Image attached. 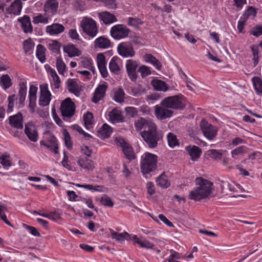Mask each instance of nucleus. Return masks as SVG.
<instances>
[{"mask_svg":"<svg viewBox=\"0 0 262 262\" xmlns=\"http://www.w3.org/2000/svg\"><path fill=\"white\" fill-rule=\"evenodd\" d=\"M80 27L86 35L92 38L96 36L99 32V26L96 21L88 16L81 18Z\"/></svg>","mask_w":262,"mask_h":262,"instance_id":"4","label":"nucleus"},{"mask_svg":"<svg viewBox=\"0 0 262 262\" xmlns=\"http://www.w3.org/2000/svg\"><path fill=\"white\" fill-rule=\"evenodd\" d=\"M122 64L121 59L117 57L114 56L111 60L109 66H119Z\"/></svg>","mask_w":262,"mask_h":262,"instance_id":"64","label":"nucleus"},{"mask_svg":"<svg viewBox=\"0 0 262 262\" xmlns=\"http://www.w3.org/2000/svg\"><path fill=\"white\" fill-rule=\"evenodd\" d=\"M186 100L182 95L169 96L161 102V105L174 110H183L186 106Z\"/></svg>","mask_w":262,"mask_h":262,"instance_id":"5","label":"nucleus"},{"mask_svg":"<svg viewBox=\"0 0 262 262\" xmlns=\"http://www.w3.org/2000/svg\"><path fill=\"white\" fill-rule=\"evenodd\" d=\"M22 9V3L20 0H15L11 5L6 9L8 14L18 15Z\"/></svg>","mask_w":262,"mask_h":262,"instance_id":"22","label":"nucleus"},{"mask_svg":"<svg viewBox=\"0 0 262 262\" xmlns=\"http://www.w3.org/2000/svg\"><path fill=\"white\" fill-rule=\"evenodd\" d=\"M63 51L69 57L79 56L82 53L81 51L73 43L64 45L63 47Z\"/></svg>","mask_w":262,"mask_h":262,"instance_id":"17","label":"nucleus"},{"mask_svg":"<svg viewBox=\"0 0 262 262\" xmlns=\"http://www.w3.org/2000/svg\"><path fill=\"white\" fill-rule=\"evenodd\" d=\"M191 159L193 161H195L200 157L201 155V149L198 146L193 145V146H188L186 147Z\"/></svg>","mask_w":262,"mask_h":262,"instance_id":"29","label":"nucleus"},{"mask_svg":"<svg viewBox=\"0 0 262 262\" xmlns=\"http://www.w3.org/2000/svg\"><path fill=\"white\" fill-rule=\"evenodd\" d=\"M147 192L150 195L155 193V186L152 182H148L146 184Z\"/></svg>","mask_w":262,"mask_h":262,"instance_id":"63","label":"nucleus"},{"mask_svg":"<svg viewBox=\"0 0 262 262\" xmlns=\"http://www.w3.org/2000/svg\"><path fill=\"white\" fill-rule=\"evenodd\" d=\"M91 15L95 17L96 15L98 17L100 21L102 22L105 25H109L118 21L117 17L113 14L107 11L102 12H94L90 13Z\"/></svg>","mask_w":262,"mask_h":262,"instance_id":"8","label":"nucleus"},{"mask_svg":"<svg viewBox=\"0 0 262 262\" xmlns=\"http://www.w3.org/2000/svg\"><path fill=\"white\" fill-rule=\"evenodd\" d=\"M168 108L162 105L155 106V114L156 117L160 120L171 117L173 114V111Z\"/></svg>","mask_w":262,"mask_h":262,"instance_id":"13","label":"nucleus"},{"mask_svg":"<svg viewBox=\"0 0 262 262\" xmlns=\"http://www.w3.org/2000/svg\"><path fill=\"white\" fill-rule=\"evenodd\" d=\"M253 86L257 94H262V80L258 77H254L252 79Z\"/></svg>","mask_w":262,"mask_h":262,"instance_id":"39","label":"nucleus"},{"mask_svg":"<svg viewBox=\"0 0 262 262\" xmlns=\"http://www.w3.org/2000/svg\"><path fill=\"white\" fill-rule=\"evenodd\" d=\"M46 49L42 45L39 44L36 47V56L37 59L43 63L45 62Z\"/></svg>","mask_w":262,"mask_h":262,"instance_id":"32","label":"nucleus"},{"mask_svg":"<svg viewBox=\"0 0 262 262\" xmlns=\"http://www.w3.org/2000/svg\"><path fill=\"white\" fill-rule=\"evenodd\" d=\"M143 58L146 63L153 66H158L159 64V60L151 54H146L143 57Z\"/></svg>","mask_w":262,"mask_h":262,"instance_id":"42","label":"nucleus"},{"mask_svg":"<svg viewBox=\"0 0 262 262\" xmlns=\"http://www.w3.org/2000/svg\"><path fill=\"white\" fill-rule=\"evenodd\" d=\"M151 84L157 91L166 92L168 90V86L165 82L159 79H154Z\"/></svg>","mask_w":262,"mask_h":262,"instance_id":"31","label":"nucleus"},{"mask_svg":"<svg viewBox=\"0 0 262 262\" xmlns=\"http://www.w3.org/2000/svg\"><path fill=\"white\" fill-rule=\"evenodd\" d=\"M60 109L63 118L66 120L71 118L74 115L75 105L71 98H67L61 102Z\"/></svg>","mask_w":262,"mask_h":262,"instance_id":"7","label":"nucleus"},{"mask_svg":"<svg viewBox=\"0 0 262 262\" xmlns=\"http://www.w3.org/2000/svg\"><path fill=\"white\" fill-rule=\"evenodd\" d=\"M245 152H246L245 147L244 146H242L232 150L231 152V154L232 157L235 158L236 156L242 155Z\"/></svg>","mask_w":262,"mask_h":262,"instance_id":"51","label":"nucleus"},{"mask_svg":"<svg viewBox=\"0 0 262 262\" xmlns=\"http://www.w3.org/2000/svg\"><path fill=\"white\" fill-rule=\"evenodd\" d=\"M40 94L39 98V105L41 106L48 105L51 100V94L48 89V85L43 83L40 85Z\"/></svg>","mask_w":262,"mask_h":262,"instance_id":"11","label":"nucleus"},{"mask_svg":"<svg viewBox=\"0 0 262 262\" xmlns=\"http://www.w3.org/2000/svg\"><path fill=\"white\" fill-rule=\"evenodd\" d=\"M24 226L26 227L27 229H28L30 232L34 236H39L40 235L39 232L38 231V230L36 229V228L30 226L26 224H24Z\"/></svg>","mask_w":262,"mask_h":262,"instance_id":"60","label":"nucleus"},{"mask_svg":"<svg viewBox=\"0 0 262 262\" xmlns=\"http://www.w3.org/2000/svg\"><path fill=\"white\" fill-rule=\"evenodd\" d=\"M64 30L63 26L59 24H53L46 28L47 32L51 35L59 34L63 32Z\"/></svg>","mask_w":262,"mask_h":262,"instance_id":"26","label":"nucleus"},{"mask_svg":"<svg viewBox=\"0 0 262 262\" xmlns=\"http://www.w3.org/2000/svg\"><path fill=\"white\" fill-rule=\"evenodd\" d=\"M107 88V85L106 83L99 85L96 89L94 94V96L92 98V102L95 103L98 102L102 99L105 94L106 90Z\"/></svg>","mask_w":262,"mask_h":262,"instance_id":"20","label":"nucleus"},{"mask_svg":"<svg viewBox=\"0 0 262 262\" xmlns=\"http://www.w3.org/2000/svg\"><path fill=\"white\" fill-rule=\"evenodd\" d=\"M18 21L21 23L24 31L25 33H30L33 31L31 20L29 16H24L18 18Z\"/></svg>","mask_w":262,"mask_h":262,"instance_id":"28","label":"nucleus"},{"mask_svg":"<svg viewBox=\"0 0 262 262\" xmlns=\"http://www.w3.org/2000/svg\"><path fill=\"white\" fill-rule=\"evenodd\" d=\"M133 240L142 248L154 249L155 245L152 243L145 239H140L137 235H134Z\"/></svg>","mask_w":262,"mask_h":262,"instance_id":"34","label":"nucleus"},{"mask_svg":"<svg viewBox=\"0 0 262 262\" xmlns=\"http://www.w3.org/2000/svg\"><path fill=\"white\" fill-rule=\"evenodd\" d=\"M158 157L157 155L145 152L141 158L140 168L143 174H149L157 168Z\"/></svg>","mask_w":262,"mask_h":262,"instance_id":"3","label":"nucleus"},{"mask_svg":"<svg viewBox=\"0 0 262 262\" xmlns=\"http://www.w3.org/2000/svg\"><path fill=\"white\" fill-rule=\"evenodd\" d=\"M221 187L223 192H226V190L228 189L230 191H233L234 186L227 182L222 181L221 182Z\"/></svg>","mask_w":262,"mask_h":262,"instance_id":"53","label":"nucleus"},{"mask_svg":"<svg viewBox=\"0 0 262 262\" xmlns=\"http://www.w3.org/2000/svg\"><path fill=\"white\" fill-rule=\"evenodd\" d=\"M0 84L4 90H6L11 86V80L8 75H4L1 77Z\"/></svg>","mask_w":262,"mask_h":262,"instance_id":"40","label":"nucleus"},{"mask_svg":"<svg viewBox=\"0 0 262 262\" xmlns=\"http://www.w3.org/2000/svg\"><path fill=\"white\" fill-rule=\"evenodd\" d=\"M125 110L126 114L132 117H134L138 114V110L134 107H126Z\"/></svg>","mask_w":262,"mask_h":262,"instance_id":"58","label":"nucleus"},{"mask_svg":"<svg viewBox=\"0 0 262 262\" xmlns=\"http://www.w3.org/2000/svg\"><path fill=\"white\" fill-rule=\"evenodd\" d=\"M93 114L90 112H87L83 116L84 124L88 129H89L92 127V125L93 123Z\"/></svg>","mask_w":262,"mask_h":262,"instance_id":"43","label":"nucleus"},{"mask_svg":"<svg viewBox=\"0 0 262 262\" xmlns=\"http://www.w3.org/2000/svg\"><path fill=\"white\" fill-rule=\"evenodd\" d=\"M137 67H126L128 75L130 79L132 80H135L137 78L136 70Z\"/></svg>","mask_w":262,"mask_h":262,"instance_id":"52","label":"nucleus"},{"mask_svg":"<svg viewBox=\"0 0 262 262\" xmlns=\"http://www.w3.org/2000/svg\"><path fill=\"white\" fill-rule=\"evenodd\" d=\"M112 133V128L106 123L104 124L98 130V136L102 139L108 138Z\"/></svg>","mask_w":262,"mask_h":262,"instance_id":"30","label":"nucleus"},{"mask_svg":"<svg viewBox=\"0 0 262 262\" xmlns=\"http://www.w3.org/2000/svg\"><path fill=\"white\" fill-rule=\"evenodd\" d=\"M101 203L104 206L110 207H112L114 206V203L112 202L111 198L105 195L101 198Z\"/></svg>","mask_w":262,"mask_h":262,"instance_id":"54","label":"nucleus"},{"mask_svg":"<svg viewBox=\"0 0 262 262\" xmlns=\"http://www.w3.org/2000/svg\"><path fill=\"white\" fill-rule=\"evenodd\" d=\"M130 30L125 25L117 24L110 29V35L115 40H120L127 37Z\"/></svg>","mask_w":262,"mask_h":262,"instance_id":"6","label":"nucleus"},{"mask_svg":"<svg viewBox=\"0 0 262 262\" xmlns=\"http://www.w3.org/2000/svg\"><path fill=\"white\" fill-rule=\"evenodd\" d=\"M94 47L96 49H106L112 47L110 39L104 36L97 38L94 41Z\"/></svg>","mask_w":262,"mask_h":262,"instance_id":"15","label":"nucleus"},{"mask_svg":"<svg viewBox=\"0 0 262 262\" xmlns=\"http://www.w3.org/2000/svg\"><path fill=\"white\" fill-rule=\"evenodd\" d=\"M103 4L108 9H116L117 8L116 0H104Z\"/></svg>","mask_w":262,"mask_h":262,"instance_id":"55","label":"nucleus"},{"mask_svg":"<svg viewBox=\"0 0 262 262\" xmlns=\"http://www.w3.org/2000/svg\"><path fill=\"white\" fill-rule=\"evenodd\" d=\"M75 186H76L78 187H81L83 188L84 189H86L88 190H91V191H99L100 190L98 189V188H101L102 187L99 185H92L91 184H75Z\"/></svg>","mask_w":262,"mask_h":262,"instance_id":"47","label":"nucleus"},{"mask_svg":"<svg viewBox=\"0 0 262 262\" xmlns=\"http://www.w3.org/2000/svg\"><path fill=\"white\" fill-rule=\"evenodd\" d=\"M246 21V18H245V17H241L240 19L238 20L237 24V29L239 33H243L244 27L245 25Z\"/></svg>","mask_w":262,"mask_h":262,"instance_id":"61","label":"nucleus"},{"mask_svg":"<svg viewBox=\"0 0 262 262\" xmlns=\"http://www.w3.org/2000/svg\"><path fill=\"white\" fill-rule=\"evenodd\" d=\"M125 93L122 89H119L114 93V100L117 102L122 103L124 101Z\"/></svg>","mask_w":262,"mask_h":262,"instance_id":"44","label":"nucleus"},{"mask_svg":"<svg viewBox=\"0 0 262 262\" xmlns=\"http://www.w3.org/2000/svg\"><path fill=\"white\" fill-rule=\"evenodd\" d=\"M117 51L120 55L124 57H132L135 54L132 45L127 42L119 43L117 47Z\"/></svg>","mask_w":262,"mask_h":262,"instance_id":"12","label":"nucleus"},{"mask_svg":"<svg viewBox=\"0 0 262 262\" xmlns=\"http://www.w3.org/2000/svg\"><path fill=\"white\" fill-rule=\"evenodd\" d=\"M155 122L150 119H146L143 117H140L138 120L135 121V126L137 130H140L143 128L145 130L149 128L150 124H154Z\"/></svg>","mask_w":262,"mask_h":262,"instance_id":"23","label":"nucleus"},{"mask_svg":"<svg viewBox=\"0 0 262 262\" xmlns=\"http://www.w3.org/2000/svg\"><path fill=\"white\" fill-rule=\"evenodd\" d=\"M78 165L86 170H93L95 167L93 161L86 157H80L78 161Z\"/></svg>","mask_w":262,"mask_h":262,"instance_id":"25","label":"nucleus"},{"mask_svg":"<svg viewBox=\"0 0 262 262\" xmlns=\"http://www.w3.org/2000/svg\"><path fill=\"white\" fill-rule=\"evenodd\" d=\"M196 187L191 191L189 198L195 201L209 198L212 192L213 183L201 177L195 179Z\"/></svg>","mask_w":262,"mask_h":262,"instance_id":"1","label":"nucleus"},{"mask_svg":"<svg viewBox=\"0 0 262 262\" xmlns=\"http://www.w3.org/2000/svg\"><path fill=\"white\" fill-rule=\"evenodd\" d=\"M138 71L141 73L142 77H145L150 74V71L148 67H140Z\"/></svg>","mask_w":262,"mask_h":262,"instance_id":"62","label":"nucleus"},{"mask_svg":"<svg viewBox=\"0 0 262 262\" xmlns=\"http://www.w3.org/2000/svg\"><path fill=\"white\" fill-rule=\"evenodd\" d=\"M250 34L255 37L262 35V25H257L253 27L250 31Z\"/></svg>","mask_w":262,"mask_h":262,"instance_id":"48","label":"nucleus"},{"mask_svg":"<svg viewBox=\"0 0 262 262\" xmlns=\"http://www.w3.org/2000/svg\"><path fill=\"white\" fill-rule=\"evenodd\" d=\"M141 136L148 147L151 148L156 147L158 142L163 138V134L158 130L155 123L150 124L149 128L141 132Z\"/></svg>","mask_w":262,"mask_h":262,"instance_id":"2","label":"nucleus"},{"mask_svg":"<svg viewBox=\"0 0 262 262\" xmlns=\"http://www.w3.org/2000/svg\"><path fill=\"white\" fill-rule=\"evenodd\" d=\"M253 56V60L254 65H257L259 62L258 48L257 47L253 46L251 47Z\"/></svg>","mask_w":262,"mask_h":262,"instance_id":"49","label":"nucleus"},{"mask_svg":"<svg viewBox=\"0 0 262 262\" xmlns=\"http://www.w3.org/2000/svg\"><path fill=\"white\" fill-rule=\"evenodd\" d=\"M97 66H105L106 61L103 53H99L97 56Z\"/></svg>","mask_w":262,"mask_h":262,"instance_id":"57","label":"nucleus"},{"mask_svg":"<svg viewBox=\"0 0 262 262\" xmlns=\"http://www.w3.org/2000/svg\"><path fill=\"white\" fill-rule=\"evenodd\" d=\"M61 44L57 40H52L48 43V49L54 53H58L60 51Z\"/></svg>","mask_w":262,"mask_h":262,"instance_id":"41","label":"nucleus"},{"mask_svg":"<svg viewBox=\"0 0 262 262\" xmlns=\"http://www.w3.org/2000/svg\"><path fill=\"white\" fill-rule=\"evenodd\" d=\"M9 157L6 155H3L0 157L1 163L3 165L5 168H8L10 166V161L9 160Z\"/></svg>","mask_w":262,"mask_h":262,"instance_id":"56","label":"nucleus"},{"mask_svg":"<svg viewBox=\"0 0 262 262\" xmlns=\"http://www.w3.org/2000/svg\"><path fill=\"white\" fill-rule=\"evenodd\" d=\"M257 13L256 10L253 7H249L248 9L245 12L243 17L247 19L248 18H254Z\"/></svg>","mask_w":262,"mask_h":262,"instance_id":"46","label":"nucleus"},{"mask_svg":"<svg viewBox=\"0 0 262 262\" xmlns=\"http://www.w3.org/2000/svg\"><path fill=\"white\" fill-rule=\"evenodd\" d=\"M48 71L52 77V81L51 83L52 89H58L60 87L61 84V81L59 76L55 71L52 69L50 67H48Z\"/></svg>","mask_w":262,"mask_h":262,"instance_id":"27","label":"nucleus"},{"mask_svg":"<svg viewBox=\"0 0 262 262\" xmlns=\"http://www.w3.org/2000/svg\"><path fill=\"white\" fill-rule=\"evenodd\" d=\"M168 143L169 146L174 147L179 145V142L177 137L172 133H169L167 136Z\"/></svg>","mask_w":262,"mask_h":262,"instance_id":"45","label":"nucleus"},{"mask_svg":"<svg viewBox=\"0 0 262 262\" xmlns=\"http://www.w3.org/2000/svg\"><path fill=\"white\" fill-rule=\"evenodd\" d=\"M110 233L112 237L113 238L116 239V241H124V239H128L130 236L129 234L126 232L119 233L115 232L113 229H110Z\"/></svg>","mask_w":262,"mask_h":262,"instance_id":"37","label":"nucleus"},{"mask_svg":"<svg viewBox=\"0 0 262 262\" xmlns=\"http://www.w3.org/2000/svg\"><path fill=\"white\" fill-rule=\"evenodd\" d=\"M48 14L46 13V14H38L37 15L35 16L33 18V23L34 24H47L49 22V20L50 19V15L47 16Z\"/></svg>","mask_w":262,"mask_h":262,"instance_id":"38","label":"nucleus"},{"mask_svg":"<svg viewBox=\"0 0 262 262\" xmlns=\"http://www.w3.org/2000/svg\"><path fill=\"white\" fill-rule=\"evenodd\" d=\"M108 116L110 120L112 123H120L124 121V117L122 115V112L115 108L109 112Z\"/></svg>","mask_w":262,"mask_h":262,"instance_id":"21","label":"nucleus"},{"mask_svg":"<svg viewBox=\"0 0 262 262\" xmlns=\"http://www.w3.org/2000/svg\"><path fill=\"white\" fill-rule=\"evenodd\" d=\"M27 94V86L23 82L19 84V90L18 92L19 103L20 105H23Z\"/></svg>","mask_w":262,"mask_h":262,"instance_id":"36","label":"nucleus"},{"mask_svg":"<svg viewBox=\"0 0 262 262\" xmlns=\"http://www.w3.org/2000/svg\"><path fill=\"white\" fill-rule=\"evenodd\" d=\"M208 155L214 160H220L222 157V154L216 149H210L208 151Z\"/></svg>","mask_w":262,"mask_h":262,"instance_id":"50","label":"nucleus"},{"mask_svg":"<svg viewBox=\"0 0 262 262\" xmlns=\"http://www.w3.org/2000/svg\"><path fill=\"white\" fill-rule=\"evenodd\" d=\"M35 43L34 41L28 38L23 42V49L26 54H31L33 52Z\"/></svg>","mask_w":262,"mask_h":262,"instance_id":"33","label":"nucleus"},{"mask_svg":"<svg viewBox=\"0 0 262 262\" xmlns=\"http://www.w3.org/2000/svg\"><path fill=\"white\" fill-rule=\"evenodd\" d=\"M66 83L68 91L70 93L74 94L77 97L80 96L81 91H82L81 86L77 83L76 79H69Z\"/></svg>","mask_w":262,"mask_h":262,"instance_id":"16","label":"nucleus"},{"mask_svg":"<svg viewBox=\"0 0 262 262\" xmlns=\"http://www.w3.org/2000/svg\"><path fill=\"white\" fill-rule=\"evenodd\" d=\"M157 185L161 188H168L170 186V182L165 172H163L157 179Z\"/></svg>","mask_w":262,"mask_h":262,"instance_id":"35","label":"nucleus"},{"mask_svg":"<svg viewBox=\"0 0 262 262\" xmlns=\"http://www.w3.org/2000/svg\"><path fill=\"white\" fill-rule=\"evenodd\" d=\"M25 133L28 138L32 142H36L38 139V134L35 126L31 123L25 125Z\"/></svg>","mask_w":262,"mask_h":262,"instance_id":"19","label":"nucleus"},{"mask_svg":"<svg viewBox=\"0 0 262 262\" xmlns=\"http://www.w3.org/2000/svg\"><path fill=\"white\" fill-rule=\"evenodd\" d=\"M63 135L65 144L68 148H70L72 146L70 136L69 133L66 130L63 132Z\"/></svg>","mask_w":262,"mask_h":262,"instance_id":"59","label":"nucleus"},{"mask_svg":"<svg viewBox=\"0 0 262 262\" xmlns=\"http://www.w3.org/2000/svg\"><path fill=\"white\" fill-rule=\"evenodd\" d=\"M58 8V3L56 0H47L43 6V10L48 15H54Z\"/></svg>","mask_w":262,"mask_h":262,"instance_id":"14","label":"nucleus"},{"mask_svg":"<svg viewBox=\"0 0 262 262\" xmlns=\"http://www.w3.org/2000/svg\"><path fill=\"white\" fill-rule=\"evenodd\" d=\"M115 142L118 146L122 147V151L125 157L129 160H132L135 159V155L132 147L129 146L125 140L121 137H117L115 139Z\"/></svg>","mask_w":262,"mask_h":262,"instance_id":"10","label":"nucleus"},{"mask_svg":"<svg viewBox=\"0 0 262 262\" xmlns=\"http://www.w3.org/2000/svg\"><path fill=\"white\" fill-rule=\"evenodd\" d=\"M9 124L12 127L17 129H22L23 124V116L20 114H17L15 115L10 116L9 117Z\"/></svg>","mask_w":262,"mask_h":262,"instance_id":"24","label":"nucleus"},{"mask_svg":"<svg viewBox=\"0 0 262 262\" xmlns=\"http://www.w3.org/2000/svg\"><path fill=\"white\" fill-rule=\"evenodd\" d=\"M40 144L41 145H43L50 149V150L52 151L54 154H58L57 139L54 136H51L47 141L43 140L40 141Z\"/></svg>","mask_w":262,"mask_h":262,"instance_id":"18","label":"nucleus"},{"mask_svg":"<svg viewBox=\"0 0 262 262\" xmlns=\"http://www.w3.org/2000/svg\"><path fill=\"white\" fill-rule=\"evenodd\" d=\"M200 127L203 135L210 140L214 139L217 133V128L207 122L205 119L202 120Z\"/></svg>","mask_w":262,"mask_h":262,"instance_id":"9","label":"nucleus"}]
</instances>
